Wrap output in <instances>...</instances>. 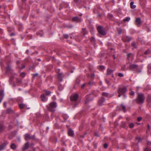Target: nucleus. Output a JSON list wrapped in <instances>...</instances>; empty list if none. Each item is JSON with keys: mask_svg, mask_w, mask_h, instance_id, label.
<instances>
[{"mask_svg": "<svg viewBox=\"0 0 151 151\" xmlns=\"http://www.w3.org/2000/svg\"><path fill=\"white\" fill-rule=\"evenodd\" d=\"M145 98L143 94H138L137 99V101L139 104L142 103L144 101Z\"/></svg>", "mask_w": 151, "mask_h": 151, "instance_id": "nucleus-1", "label": "nucleus"}, {"mask_svg": "<svg viewBox=\"0 0 151 151\" xmlns=\"http://www.w3.org/2000/svg\"><path fill=\"white\" fill-rule=\"evenodd\" d=\"M57 106L56 103L55 102H53L50 103V106L47 107L48 110L52 112L54 111Z\"/></svg>", "mask_w": 151, "mask_h": 151, "instance_id": "nucleus-2", "label": "nucleus"}, {"mask_svg": "<svg viewBox=\"0 0 151 151\" xmlns=\"http://www.w3.org/2000/svg\"><path fill=\"white\" fill-rule=\"evenodd\" d=\"M98 31L99 33L102 35H105L106 32L105 29L101 26H99L97 27Z\"/></svg>", "mask_w": 151, "mask_h": 151, "instance_id": "nucleus-3", "label": "nucleus"}, {"mask_svg": "<svg viewBox=\"0 0 151 151\" xmlns=\"http://www.w3.org/2000/svg\"><path fill=\"white\" fill-rule=\"evenodd\" d=\"M127 91L126 87L120 88L118 91V93H119L118 97H120L121 95L124 94Z\"/></svg>", "mask_w": 151, "mask_h": 151, "instance_id": "nucleus-4", "label": "nucleus"}, {"mask_svg": "<svg viewBox=\"0 0 151 151\" xmlns=\"http://www.w3.org/2000/svg\"><path fill=\"white\" fill-rule=\"evenodd\" d=\"M78 98V95L77 94H75L71 95L70 97V100L72 101H76Z\"/></svg>", "mask_w": 151, "mask_h": 151, "instance_id": "nucleus-5", "label": "nucleus"}, {"mask_svg": "<svg viewBox=\"0 0 151 151\" xmlns=\"http://www.w3.org/2000/svg\"><path fill=\"white\" fill-rule=\"evenodd\" d=\"M26 140H28L29 139H32V140H35V137L34 136L31 137L28 134H26L25 135Z\"/></svg>", "mask_w": 151, "mask_h": 151, "instance_id": "nucleus-6", "label": "nucleus"}, {"mask_svg": "<svg viewBox=\"0 0 151 151\" xmlns=\"http://www.w3.org/2000/svg\"><path fill=\"white\" fill-rule=\"evenodd\" d=\"M32 144H29V142H27L26 143L22 148V150H25L28 148L30 147H31Z\"/></svg>", "mask_w": 151, "mask_h": 151, "instance_id": "nucleus-7", "label": "nucleus"}, {"mask_svg": "<svg viewBox=\"0 0 151 151\" xmlns=\"http://www.w3.org/2000/svg\"><path fill=\"white\" fill-rule=\"evenodd\" d=\"M129 68L133 70H136L138 68V65L136 64H131L129 66Z\"/></svg>", "mask_w": 151, "mask_h": 151, "instance_id": "nucleus-8", "label": "nucleus"}, {"mask_svg": "<svg viewBox=\"0 0 151 151\" xmlns=\"http://www.w3.org/2000/svg\"><path fill=\"white\" fill-rule=\"evenodd\" d=\"M113 70H112L110 69H108L107 70V75H111L112 77H114V75L113 73Z\"/></svg>", "mask_w": 151, "mask_h": 151, "instance_id": "nucleus-9", "label": "nucleus"}, {"mask_svg": "<svg viewBox=\"0 0 151 151\" xmlns=\"http://www.w3.org/2000/svg\"><path fill=\"white\" fill-rule=\"evenodd\" d=\"M141 23V20L140 18H137L135 20V24L139 26Z\"/></svg>", "mask_w": 151, "mask_h": 151, "instance_id": "nucleus-10", "label": "nucleus"}, {"mask_svg": "<svg viewBox=\"0 0 151 151\" xmlns=\"http://www.w3.org/2000/svg\"><path fill=\"white\" fill-rule=\"evenodd\" d=\"M72 20L73 21H75L77 22H81L82 21V20L81 18H79L77 17H75L73 18Z\"/></svg>", "mask_w": 151, "mask_h": 151, "instance_id": "nucleus-11", "label": "nucleus"}, {"mask_svg": "<svg viewBox=\"0 0 151 151\" xmlns=\"http://www.w3.org/2000/svg\"><path fill=\"white\" fill-rule=\"evenodd\" d=\"M127 59L129 60H132L133 58L134 55L132 53H129L127 55Z\"/></svg>", "mask_w": 151, "mask_h": 151, "instance_id": "nucleus-12", "label": "nucleus"}, {"mask_svg": "<svg viewBox=\"0 0 151 151\" xmlns=\"http://www.w3.org/2000/svg\"><path fill=\"white\" fill-rule=\"evenodd\" d=\"M68 135L70 136H73L74 135V132L71 129H69L68 132Z\"/></svg>", "mask_w": 151, "mask_h": 151, "instance_id": "nucleus-13", "label": "nucleus"}, {"mask_svg": "<svg viewBox=\"0 0 151 151\" xmlns=\"http://www.w3.org/2000/svg\"><path fill=\"white\" fill-rule=\"evenodd\" d=\"M41 98L42 101H46L47 99V98L46 97L44 94L41 95Z\"/></svg>", "mask_w": 151, "mask_h": 151, "instance_id": "nucleus-14", "label": "nucleus"}, {"mask_svg": "<svg viewBox=\"0 0 151 151\" xmlns=\"http://www.w3.org/2000/svg\"><path fill=\"white\" fill-rule=\"evenodd\" d=\"M104 101V99L103 98H101L99 101V104L100 105H102Z\"/></svg>", "mask_w": 151, "mask_h": 151, "instance_id": "nucleus-15", "label": "nucleus"}, {"mask_svg": "<svg viewBox=\"0 0 151 151\" xmlns=\"http://www.w3.org/2000/svg\"><path fill=\"white\" fill-rule=\"evenodd\" d=\"M99 93V91L97 90H94L92 92V94L95 96H97V94Z\"/></svg>", "mask_w": 151, "mask_h": 151, "instance_id": "nucleus-16", "label": "nucleus"}, {"mask_svg": "<svg viewBox=\"0 0 151 151\" xmlns=\"http://www.w3.org/2000/svg\"><path fill=\"white\" fill-rule=\"evenodd\" d=\"M11 148L12 149H15L16 148V146L14 143H12L10 145Z\"/></svg>", "mask_w": 151, "mask_h": 151, "instance_id": "nucleus-17", "label": "nucleus"}, {"mask_svg": "<svg viewBox=\"0 0 151 151\" xmlns=\"http://www.w3.org/2000/svg\"><path fill=\"white\" fill-rule=\"evenodd\" d=\"M134 2H131L130 3V6L131 7L132 9H134L135 8L136 6L134 5Z\"/></svg>", "mask_w": 151, "mask_h": 151, "instance_id": "nucleus-18", "label": "nucleus"}, {"mask_svg": "<svg viewBox=\"0 0 151 151\" xmlns=\"http://www.w3.org/2000/svg\"><path fill=\"white\" fill-rule=\"evenodd\" d=\"M11 70L12 69L11 66L9 65H8L6 68V71L8 72Z\"/></svg>", "mask_w": 151, "mask_h": 151, "instance_id": "nucleus-19", "label": "nucleus"}, {"mask_svg": "<svg viewBox=\"0 0 151 151\" xmlns=\"http://www.w3.org/2000/svg\"><path fill=\"white\" fill-rule=\"evenodd\" d=\"M82 33L84 35H85L86 34L87 32L86 30V29L85 28L82 29Z\"/></svg>", "mask_w": 151, "mask_h": 151, "instance_id": "nucleus-20", "label": "nucleus"}, {"mask_svg": "<svg viewBox=\"0 0 151 151\" xmlns=\"http://www.w3.org/2000/svg\"><path fill=\"white\" fill-rule=\"evenodd\" d=\"M5 146V145L4 144H3L0 145V150H1L3 149Z\"/></svg>", "mask_w": 151, "mask_h": 151, "instance_id": "nucleus-21", "label": "nucleus"}, {"mask_svg": "<svg viewBox=\"0 0 151 151\" xmlns=\"http://www.w3.org/2000/svg\"><path fill=\"white\" fill-rule=\"evenodd\" d=\"M151 53V51L149 50H147L145 52V54H146V55L150 54Z\"/></svg>", "mask_w": 151, "mask_h": 151, "instance_id": "nucleus-22", "label": "nucleus"}, {"mask_svg": "<svg viewBox=\"0 0 151 151\" xmlns=\"http://www.w3.org/2000/svg\"><path fill=\"white\" fill-rule=\"evenodd\" d=\"M130 19V18L129 17H127L126 18H125L123 19L124 21V22H128L129 21Z\"/></svg>", "mask_w": 151, "mask_h": 151, "instance_id": "nucleus-23", "label": "nucleus"}, {"mask_svg": "<svg viewBox=\"0 0 151 151\" xmlns=\"http://www.w3.org/2000/svg\"><path fill=\"white\" fill-rule=\"evenodd\" d=\"M25 73L24 72H22L21 73L20 76L22 78H24L25 76Z\"/></svg>", "mask_w": 151, "mask_h": 151, "instance_id": "nucleus-24", "label": "nucleus"}, {"mask_svg": "<svg viewBox=\"0 0 151 151\" xmlns=\"http://www.w3.org/2000/svg\"><path fill=\"white\" fill-rule=\"evenodd\" d=\"M25 105L23 104H20L19 105V106L20 109H23Z\"/></svg>", "mask_w": 151, "mask_h": 151, "instance_id": "nucleus-25", "label": "nucleus"}, {"mask_svg": "<svg viewBox=\"0 0 151 151\" xmlns=\"http://www.w3.org/2000/svg\"><path fill=\"white\" fill-rule=\"evenodd\" d=\"M58 77L60 80L61 81V78H62V74L61 73H59L58 74Z\"/></svg>", "mask_w": 151, "mask_h": 151, "instance_id": "nucleus-26", "label": "nucleus"}, {"mask_svg": "<svg viewBox=\"0 0 151 151\" xmlns=\"http://www.w3.org/2000/svg\"><path fill=\"white\" fill-rule=\"evenodd\" d=\"M121 107H122V109L125 112L126 110V107L125 106L122 104L121 105Z\"/></svg>", "mask_w": 151, "mask_h": 151, "instance_id": "nucleus-27", "label": "nucleus"}, {"mask_svg": "<svg viewBox=\"0 0 151 151\" xmlns=\"http://www.w3.org/2000/svg\"><path fill=\"white\" fill-rule=\"evenodd\" d=\"M129 126L130 128H133L134 127V124L133 123H131L129 124Z\"/></svg>", "mask_w": 151, "mask_h": 151, "instance_id": "nucleus-28", "label": "nucleus"}, {"mask_svg": "<svg viewBox=\"0 0 151 151\" xmlns=\"http://www.w3.org/2000/svg\"><path fill=\"white\" fill-rule=\"evenodd\" d=\"M102 94L103 96L106 97H107L108 95V93H103Z\"/></svg>", "mask_w": 151, "mask_h": 151, "instance_id": "nucleus-29", "label": "nucleus"}, {"mask_svg": "<svg viewBox=\"0 0 151 151\" xmlns=\"http://www.w3.org/2000/svg\"><path fill=\"white\" fill-rule=\"evenodd\" d=\"M129 94L132 96H133L134 94V91H131L129 93Z\"/></svg>", "mask_w": 151, "mask_h": 151, "instance_id": "nucleus-30", "label": "nucleus"}, {"mask_svg": "<svg viewBox=\"0 0 151 151\" xmlns=\"http://www.w3.org/2000/svg\"><path fill=\"white\" fill-rule=\"evenodd\" d=\"M45 91V94L47 95H49L50 93V92L49 91Z\"/></svg>", "mask_w": 151, "mask_h": 151, "instance_id": "nucleus-31", "label": "nucleus"}, {"mask_svg": "<svg viewBox=\"0 0 151 151\" xmlns=\"http://www.w3.org/2000/svg\"><path fill=\"white\" fill-rule=\"evenodd\" d=\"M91 41L92 42H93L95 41V39L93 37H92L90 38Z\"/></svg>", "mask_w": 151, "mask_h": 151, "instance_id": "nucleus-32", "label": "nucleus"}, {"mask_svg": "<svg viewBox=\"0 0 151 151\" xmlns=\"http://www.w3.org/2000/svg\"><path fill=\"white\" fill-rule=\"evenodd\" d=\"M108 146V145L107 143H105L104 145V147L105 148H106Z\"/></svg>", "mask_w": 151, "mask_h": 151, "instance_id": "nucleus-33", "label": "nucleus"}, {"mask_svg": "<svg viewBox=\"0 0 151 151\" xmlns=\"http://www.w3.org/2000/svg\"><path fill=\"white\" fill-rule=\"evenodd\" d=\"M0 95H1V96H2V97H3L4 95L3 91H1Z\"/></svg>", "mask_w": 151, "mask_h": 151, "instance_id": "nucleus-34", "label": "nucleus"}, {"mask_svg": "<svg viewBox=\"0 0 151 151\" xmlns=\"http://www.w3.org/2000/svg\"><path fill=\"white\" fill-rule=\"evenodd\" d=\"M12 110L11 109H8L7 110V112L8 113H9L12 111Z\"/></svg>", "mask_w": 151, "mask_h": 151, "instance_id": "nucleus-35", "label": "nucleus"}, {"mask_svg": "<svg viewBox=\"0 0 151 151\" xmlns=\"http://www.w3.org/2000/svg\"><path fill=\"white\" fill-rule=\"evenodd\" d=\"M100 68L101 70H103L105 69V67L103 66H100Z\"/></svg>", "mask_w": 151, "mask_h": 151, "instance_id": "nucleus-36", "label": "nucleus"}, {"mask_svg": "<svg viewBox=\"0 0 151 151\" xmlns=\"http://www.w3.org/2000/svg\"><path fill=\"white\" fill-rule=\"evenodd\" d=\"M136 140L138 141V142H139L141 141V139L139 137H137L136 138Z\"/></svg>", "mask_w": 151, "mask_h": 151, "instance_id": "nucleus-37", "label": "nucleus"}, {"mask_svg": "<svg viewBox=\"0 0 151 151\" xmlns=\"http://www.w3.org/2000/svg\"><path fill=\"white\" fill-rule=\"evenodd\" d=\"M105 81H106V83L107 84H109V85H111V83H110V82H109V81L108 80H105Z\"/></svg>", "mask_w": 151, "mask_h": 151, "instance_id": "nucleus-38", "label": "nucleus"}, {"mask_svg": "<svg viewBox=\"0 0 151 151\" xmlns=\"http://www.w3.org/2000/svg\"><path fill=\"white\" fill-rule=\"evenodd\" d=\"M118 76L120 77H122L123 76V74L121 73H119L118 74Z\"/></svg>", "mask_w": 151, "mask_h": 151, "instance_id": "nucleus-39", "label": "nucleus"}, {"mask_svg": "<svg viewBox=\"0 0 151 151\" xmlns=\"http://www.w3.org/2000/svg\"><path fill=\"white\" fill-rule=\"evenodd\" d=\"M118 32L119 33V34H121L122 33V30L121 29L119 28L118 29Z\"/></svg>", "mask_w": 151, "mask_h": 151, "instance_id": "nucleus-40", "label": "nucleus"}, {"mask_svg": "<svg viewBox=\"0 0 151 151\" xmlns=\"http://www.w3.org/2000/svg\"><path fill=\"white\" fill-rule=\"evenodd\" d=\"M64 37L65 38H67L68 37V35L67 34H64Z\"/></svg>", "mask_w": 151, "mask_h": 151, "instance_id": "nucleus-41", "label": "nucleus"}, {"mask_svg": "<svg viewBox=\"0 0 151 151\" xmlns=\"http://www.w3.org/2000/svg\"><path fill=\"white\" fill-rule=\"evenodd\" d=\"M132 46H133L134 47V48H136V44L135 43H133V42L132 43Z\"/></svg>", "mask_w": 151, "mask_h": 151, "instance_id": "nucleus-42", "label": "nucleus"}, {"mask_svg": "<svg viewBox=\"0 0 151 151\" xmlns=\"http://www.w3.org/2000/svg\"><path fill=\"white\" fill-rule=\"evenodd\" d=\"M108 16L109 17L111 18H112L113 17L112 15L111 14H109Z\"/></svg>", "mask_w": 151, "mask_h": 151, "instance_id": "nucleus-43", "label": "nucleus"}, {"mask_svg": "<svg viewBox=\"0 0 151 151\" xmlns=\"http://www.w3.org/2000/svg\"><path fill=\"white\" fill-rule=\"evenodd\" d=\"M127 40H126L127 41H129L130 40V38L129 37H127Z\"/></svg>", "mask_w": 151, "mask_h": 151, "instance_id": "nucleus-44", "label": "nucleus"}, {"mask_svg": "<svg viewBox=\"0 0 151 151\" xmlns=\"http://www.w3.org/2000/svg\"><path fill=\"white\" fill-rule=\"evenodd\" d=\"M145 151H151V150L149 149L146 148L145 150Z\"/></svg>", "mask_w": 151, "mask_h": 151, "instance_id": "nucleus-45", "label": "nucleus"}, {"mask_svg": "<svg viewBox=\"0 0 151 151\" xmlns=\"http://www.w3.org/2000/svg\"><path fill=\"white\" fill-rule=\"evenodd\" d=\"M142 119V118L141 117H138L137 118V120L139 122H140Z\"/></svg>", "mask_w": 151, "mask_h": 151, "instance_id": "nucleus-46", "label": "nucleus"}, {"mask_svg": "<svg viewBox=\"0 0 151 151\" xmlns=\"http://www.w3.org/2000/svg\"><path fill=\"white\" fill-rule=\"evenodd\" d=\"M38 74L37 73H36L33 74V76L35 77V76H38Z\"/></svg>", "mask_w": 151, "mask_h": 151, "instance_id": "nucleus-47", "label": "nucleus"}, {"mask_svg": "<svg viewBox=\"0 0 151 151\" xmlns=\"http://www.w3.org/2000/svg\"><path fill=\"white\" fill-rule=\"evenodd\" d=\"M86 85V83H84L81 86V88H83L85 87Z\"/></svg>", "mask_w": 151, "mask_h": 151, "instance_id": "nucleus-48", "label": "nucleus"}, {"mask_svg": "<svg viewBox=\"0 0 151 151\" xmlns=\"http://www.w3.org/2000/svg\"><path fill=\"white\" fill-rule=\"evenodd\" d=\"M148 101L149 102H151V97H148Z\"/></svg>", "mask_w": 151, "mask_h": 151, "instance_id": "nucleus-49", "label": "nucleus"}, {"mask_svg": "<svg viewBox=\"0 0 151 151\" xmlns=\"http://www.w3.org/2000/svg\"><path fill=\"white\" fill-rule=\"evenodd\" d=\"M3 126L2 125H0V131H1V129H3Z\"/></svg>", "mask_w": 151, "mask_h": 151, "instance_id": "nucleus-50", "label": "nucleus"}, {"mask_svg": "<svg viewBox=\"0 0 151 151\" xmlns=\"http://www.w3.org/2000/svg\"><path fill=\"white\" fill-rule=\"evenodd\" d=\"M90 100H89L88 99H86V101H85V103L86 104L87 103L88 101H90Z\"/></svg>", "mask_w": 151, "mask_h": 151, "instance_id": "nucleus-51", "label": "nucleus"}, {"mask_svg": "<svg viewBox=\"0 0 151 151\" xmlns=\"http://www.w3.org/2000/svg\"><path fill=\"white\" fill-rule=\"evenodd\" d=\"M95 76V75L94 74H93L92 75V76H91V78H93Z\"/></svg>", "mask_w": 151, "mask_h": 151, "instance_id": "nucleus-52", "label": "nucleus"}, {"mask_svg": "<svg viewBox=\"0 0 151 151\" xmlns=\"http://www.w3.org/2000/svg\"><path fill=\"white\" fill-rule=\"evenodd\" d=\"M95 135L97 136H99L97 132L95 133Z\"/></svg>", "mask_w": 151, "mask_h": 151, "instance_id": "nucleus-53", "label": "nucleus"}, {"mask_svg": "<svg viewBox=\"0 0 151 151\" xmlns=\"http://www.w3.org/2000/svg\"><path fill=\"white\" fill-rule=\"evenodd\" d=\"M4 106L5 107H6V102H4Z\"/></svg>", "mask_w": 151, "mask_h": 151, "instance_id": "nucleus-54", "label": "nucleus"}, {"mask_svg": "<svg viewBox=\"0 0 151 151\" xmlns=\"http://www.w3.org/2000/svg\"><path fill=\"white\" fill-rule=\"evenodd\" d=\"M13 78V77L12 76L10 78V80H12Z\"/></svg>", "mask_w": 151, "mask_h": 151, "instance_id": "nucleus-55", "label": "nucleus"}, {"mask_svg": "<svg viewBox=\"0 0 151 151\" xmlns=\"http://www.w3.org/2000/svg\"><path fill=\"white\" fill-rule=\"evenodd\" d=\"M88 84L90 85H91L92 84V83L91 82V81H89V82H88Z\"/></svg>", "mask_w": 151, "mask_h": 151, "instance_id": "nucleus-56", "label": "nucleus"}, {"mask_svg": "<svg viewBox=\"0 0 151 151\" xmlns=\"http://www.w3.org/2000/svg\"><path fill=\"white\" fill-rule=\"evenodd\" d=\"M150 70H151V67H149V69H148V71H150Z\"/></svg>", "mask_w": 151, "mask_h": 151, "instance_id": "nucleus-57", "label": "nucleus"}, {"mask_svg": "<svg viewBox=\"0 0 151 151\" xmlns=\"http://www.w3.org/2000/svg\"><path fill=\"white\" fill-rule=\"evenodd\" d=\"M20 63V62L19 61H17V64H19Z\"/></svg>", "mask_w": 151, "mask_h": 151, "instance_id": "nucleus-58", "label": "nucleus"}, {"mask_svg": "<svg viewBox=\"0 0 151 151\" xmlns=\"http://www.w3.org/2000/svg\"><path fill=\"white\" fill-rule=\"evenodd\" d=\"M26 53H28V50H27L26 51Z\"/></svg>", "mask_w": 151, "mask_h": 151, "instance_id": "nucleus-59", "label": "nucleus"}, {"mask_svg": "<svg viewBox=\"0 0 151 151\" xmlns=\"http://www.w3.org/2000/svg\"><path fill=\"white\" fill-rule=\"evenodd\" d=\"M25 67V66L24 65H23V67L22 68H21V69H22L23 68H24Z\"/></svg>", "mask_w": 151, "mask_h": 151, "instance_id": "nucleus-60", "label": "nucleus"}, {"mask_svg": "<svg viewBox=\"0 0 151 151\" xmlns=\"http://www.w3.org/2000/svg\"><path fill=\"white\" fill-rule=\"evenodd\" d=\"M76 2H77V1H78V0H74Z\"/></svg>", "mask_w": 151, "mask_h": 151, "instance_id": "nucleus-61", "label": "nucleus"}, {"mask_svg": "<svg viewBox=\"0 0 151 151\" xmlns=\"http://www.w3.org/2000/svg\"><path fill=\"white\" fill-rule=\"evenodd\" d=\"M20 83L21 82V80H19L18 81Z\"/></svg>", "mask_w": 151, "mask_h": 151, "instance_id": "nucleus-62", "label": "nucleus"}, {"mask_svg": "<svg viewBox=\"0 0 151 151\" xmlns=\"http://www.w3.org/2000/svg\"><path fill=\"white\" fill-rule=\"evenodd\" d=\"M147 127H148V128L149 129L150 128V126L149 125H148Z\"/></svg>", "mask_w": 151, "mask_h": 151, "instance_id": "nucleus-63", "label": "nucleus"}, {"mask_svg": "<svg viewBox=\"0 0 151 151\" xmlns=\"http://www.w3.org/2000/svg\"><path fill=\"white\" fill-rule=\"evenodd\" d=\"M1 100H2L1 99H0V103L1 102Z\"/></svg>", "mask_w": 151, "mask_h": 151, "instance_id": "nucleus-64", "label": "nucleus"}]
</instances>
